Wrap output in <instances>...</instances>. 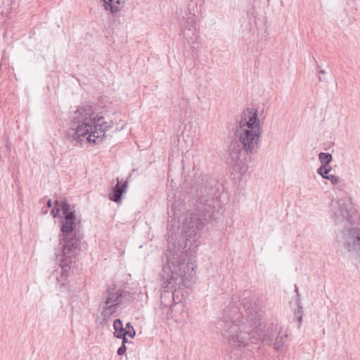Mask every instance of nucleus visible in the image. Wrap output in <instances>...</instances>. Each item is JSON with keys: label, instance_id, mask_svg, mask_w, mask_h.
<instances>
[{"label": "nucleus", "instance_id": "obj_4", "mask_svg": "<svg viewBox=\"0 0 360 360\" xmlns=\"http://www.w3.org/2000/svg\"><path fill=\"white\" fill-rule=\"evenodd\" d=\"M70 128L67 137L70 141H76L80 146L86 141L89 143H99L107 136L105 132L114 125L112 120L106 121L105 117L95 113L93 104L78 108L71 115Z\"/></svg>", "mask_w": 360, "mask_h": 360}, {"label": "nucleus", "instance_id": "obj_12", "mask_svg": "<svg viewBox=\"0 0 360 360\" xmlns=\"http://www.w3.org/2000/svg\"><path fill=\"white\" fill-rule=\"evenodd\" d=\"M295 291L297 292L296 302L297 308L295 309V319H296L299 323H301L302 321L303 308L301 306L300 296L298 293V289L297 287H295Z\"/></svg>", "mask_w": 360, "mask_h": 360}, {"label": "nucleus", "instance_id": "obj_13", "mask_svg": "<svg viewBox=\"0 0 360 360\" xmlns=\"http://www.w3.org/2000/svg\"><path fill=\"white\" fill-rule=\"evenodd\" d=\"M319 159L321 163V165L330 167L329 165L333 160V156L329 153H320L319 154Z\"/></svg>", "mask_w": 360, "mask_h": 360}, {"label": "nucleus", "instance_id": "obj_6", "mask_svg": "<svg viewBox=\"0 0 360 360\" xmlns=\"http://www.w3.org/2000/svg\"><path fill=\"white\" fill-rule=\"evenodd\" d=\"M331 206L335 224L347 222L349 226L337 236L338 242L349 252L360 257V221L355 224L358 214L351 200L347 197L338 199Z\"/></svg>", "mask_w": 360, "mask_h": 360}, {"label": "nucleus", "instance_id": "obj_7", "mask_svg": "<svg viewBox=\"0 0 360 360\" xmlns=\"http://www.w3.org/2000/svg\"><path fill=\"white\" fill-rule=\"evenodd\" d=\"M167 265L170 271V276L167 279L166 288L172 290H176V286L184 281V277L188 274L191 276L194 267L190 268L188 262H186L185 256L179 254H172L167 256Z\"/></svg>", "mask_w": 360, "mask_h": 360}, {"label": "nucleus", "instance_id": "obj_11", "mask_svg": "<svg viewBox=\"0 0 360 360\" xmlns=\"http://www.w3.org/2000/svg\"><path fill=\"white\" fill-rule=\"evenodd\" d=\"M103 7L105 11L115 13L120 11L124 6L127 0H103Z\"/></svg>", "mask_w": 360, "mask_h": 360}, {"label": "nucleus", "instance_id": "obj_10", "mask_svg": "<svg viewBox=\"0 0 360 360\" xmlns=\"http://www.w3.org/2000/svg\"><path fill=\"white\" fill-rule=\"evenodd\" d=\"M127 186V181L117 178V184L112 187L108 198L116 203H120L122 200L123 193L126 192Z\"/></svg>", "mask_w": 360, "mask_h": 360}, {"label": "nucleus", "instance_id": "obj_26", "mask_svg": "<svg viewBox=\"0 0 360 360\" xmlns=\"http://www.w3.org/2000/svg\"><path fill=\"white\" fill-rule=\"evenodd\" d=\"M191 41H192L193 42L194 39L193 38L190 37V39L188 40V43H191Z\"/></svg>", "mask_w": 360, "mask_h": 360}, {"label": "nucleus", "instance_id": "obj_9", "mask_svg": "<svg viewBox=\"0 0 360 360\" xmlns=\"http://www.w3.org/2000/svg\"><path fill=\"white\" fill-rule=\"evenodd\" d=\"M195 8H197V3L191 1L188 7V13H186V16L182 15L181 17H179L181 26L184 29L183 34L185 38L190 37L188 32H191L193 35L196 31L195 15L194 13Z\"/></svg>", "mask_w": 360, "mask_h": 360}, {"label": "nucleus", "instance_id": "obj_17", "mask_svg": "<svg viewBox=\"0 0 360 360\" xmlns=\"http://www.w3.org/2000/svg\"><path fill=\"white\" fill-rule=\"evenodd\" d=\"M113 328L115 331L124 329L122 321H121V319H117L114 321Z\"/></svg>", "mask_w": 360, "mask_h": 360}, {"label": "nucleus", "instance_id": "obj_18", "mask_svg": "<svg viewBox=\"0 0 360 360\" xmlns=\"http://www.w3.org/2000/svg\"><path fill=\"white\" fill-rule=\"evenodd\" d=\"M61 211V207H53L51 210V214L53 218L59 217L60 219V217L62 215H60V212Z\"/></svg>", "mask_w": 360, "mask_h": 360}, {"label": "nucleus", "instance_id": "obj_5", "mask_svg": "<svg viewBox=\"0 0 360 360\" xmlns=\"http://www.w3.org/2000/svg\"><path fill=\"white\" fill-rule=\"evenodd\" d=\"M61 212L59 248L56 250V257L60 261L63 271H66L70 268L72 258L79 251L82 234L79 231L81 219H77L74 207H71L66 198L63 199Z\"/></svg>", "mask_w": 360, "mask_h": 360}, {"label": "nucleus", "instance_id": "obj_8", "mask_svg": "<svg viewBox=\"0 0 360 360\" xmlns=\"http://www.w3.org/2000/svg\"><path fill=\"white\" fill-rule=\"evenodd\" d=\"M126 295V292L117 288H109L106 290V298L104 301L105 307L103 309L101 315L108 318L115 313L118 307L122 304V298Z\"/></svg>", "mask_w": 360, "mask_h": 360}, {"label": "nucleus", "instance_id": "obj_25", "mask_svg": "<svg viewBox=\"0 0 360 360\" xmlns=\"http://www.w3.org/2000/svg\"><path fill=\"white\" fill-rule=\"evenodd\" d=\"M315 63H316V68L317 69H320V68H321V67H320V65L318 64V63H317V61H316V60H315Z\"/></svg>", "mask_w": 360, "mask_h": 360}, {"label": "nucleus", "instance_id": "obj_14", "mask_svg": "<svg viewBox=\"0 0 360 360\" xmlns=\"http://www.w3.org/2000/svg\"><path fill=\"white\" fill-rule=\"evenodd\" d=\"M124 330L126 335H128L131 338H133L136 335V331L130 322H128L126 324L125 328H124Z\"/></svg>", "mask_w": 360, "mask_h": 360}, {"label": "nucleus", "instance_id": "obj_22", "mask_svg": "<svg viewBox=\"0 0 360 360\" xmlns=\"http://www.w3.org/2000/svg\"><path fill=\"white\" fill-rule=\"evenodd\" d=\"M62 201H59L58 200H56L53 202L54 207H60Z\"/></svg>", "mask_w": 360, "mask_h": 360}, {"label": "nucleus", "instance_id": "obj_15", "mask_svg": "<svg viewBox=\"0 0 360 360\" xmlns=\"http://www.w3.org/2000/svg\"><path fill=\"white\" fill-rule=\"evenodd\" d=\"M331 170V167L321 165L318 168L317 173L324 179V176H326Z\"/></svg>", "mask_w": 360, "mask_h": 360}, {"label": "nucleus", "instance_id": "obj_16", "mask_svg": "<svg viewBox=\"0 0 360 360\" xmlns=\"http://www.w3.org/2000/svg\"><path fill=\"white\" fill-rule=\"evenodd\" d=\"M324 179L329 180L333 185H336L339 182L338 176L333 174H330L329 173H328V174L324 176Z\"/></svg>", "mask_w": 360, "mask_h": 360}, {"label": "nucleus", "instance_id": "obj_24", "mask_svg": "<svg viewBox=\"0 0 360 360\" xmlns=\"http://www.w3.org/2000/svg\"><path fill=\"white\" fill-rule=\"evenodd\" d=\"M46 206L48 207H52V202H51V199H49L46 202Z\"/></svg>", "mask_w": 360, "mask_h": 360}, {"label": "nucleus", "instance_id": "obj_23", "mask_svg": "<svg viewBox=\"0 0 360 360\" xmlns=\"http://www.w3.org/2000/svg\"><path fill=\"white\" fill-rule=\"evenodd\" d=\"M122 345H126V343H128V342H129V343H130V342H131V341H130V340H129L126 338V336H124V338H122Z\"/></svg>", "mask_w": 360, "mask_h": 360}, {"label": "nucleus", "instance_id": "obj_19", "mask_svg": "<svg viewBox=\"0 0 360 360\" xmlns=\"http://www.w3.org/2000/svg\"><path fill=\"white\" fill-rule=\"evenodd\" d=\"M114 336L117 338L122 339V338H124L126 335V333H124V330H119L117 331H114Z\"/></svg>", "mask_w": 360, "mask_h": 360}, {"label": "nucleus", "instance_id": "obj_3", "mask_svg": "<svg viewBox=\"0 0 360 360\" xmlns=\"http://www.w3.org/2000/svg\"><path fill=\"white\" fill-rule=\"evenodd\" d=\"M260 135L257 110L248 108L243 112L236 126L235 136L238 140L231 141L229 146V164L236 172L241 174L247 172L248 163L258 147Z\"/></svg>", "mask_w": 360, "mask_h": 360}, {"label": "nucleus", "instance_id": "obj_20", "mask_svg": "<svg viewBox=\"0 0 360 360\" xmlns=\"http://www.w3.org/2000/svg\"><path fill=\"white\" fill-rule=\"evenodd\" d=\"M127 347L124 345H122L117 349V353L118 355H124L126 353Z\"/></svg>", "mask_w": 360, "mask_h": 360}, {"label": "nucleus", "instance_id": "obj_27", "mask_svg": "<svg viewBox=\"0 0 360 360\" xmlns=\"http://www.w3.org/2000/svg\"><path fill=\"white\" fill-rule=\"evenodd\" d=\"M184 249H185V250H184V252H188V250H190V252H192V250H191V248H189L188 250H186V248H184Z\"/></svg>", "mask_w": 360, "mask_h": 360}, {"label": "nucleus", "instance_id": "obj_28", "mask_svg": "<svg viewBox=\"0 0 360 360\" xmlns=\"http://www.w3.org/2000/svg\"><path fill=\"white\" fill-rule=\"evenodd\" d=\"M245 294L250 295V292L249 291H246V292H244V295H245Z\"/></svg>", "mask_w": 360, "mask_h": 360}, {"label": "nucleus", "instance_id": "obj_1", "mask_svg": "<svg viewBox=\"0 0 360 360\" xmlns=\"http://www.w3.org/2000/svg\"><path fill=\"white\" fill-rule=\"evenodd\" d=\"M262 311L254 297H245L238 301L231 302L224 309L222 316L216 323L223 339L230 347V358L242 360V356L255 348L259 341L266 345H274L276 351L281 349L287 335L278 334L264 330L261 321Z\"/></svg>", "mask_w": 360, "mask_h": 360}, {"label": "nucleus", "instance_id": "obj_2", "mask_svg": "<svg viewBox=\"0 0 360 360\" xmlns=\"http://www.w3.org/2000/svg\"><path fill=\"white\" fill-rule=\"evenodd\" d=\"M189 193L192 203L195 207V212L191 219L196 221L194 224L189 225L185 230L186 248L187 243L190 242L198 231L203 229L206 225H213L217 223L220 217L218 188L216 181L209 174H201L195 176L188 184Z\"/></svg>", "mask_w": 360, "mask_h": 360}, {"label": "nucleus", "instance_id": "obj_21", "mask_svg": "<svg viewBox=\"0 0 360 360\" xmlns=\"http://www.w3.org/2000/svg\"><path fill=\"white\" fill-rule=\"evenodd\" d=\"M326 71L324 70H319V72H318V74L319 75H326ZM318 77H319V82H327V81L324 78H323L322 76L319 75Z\"/></svg>", "mask_w": 360, "mask_h": 360}]
</instances>
